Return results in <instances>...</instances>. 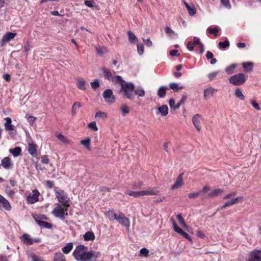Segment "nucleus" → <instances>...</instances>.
Listing matches in <instances>:
<instances>
[{"label": "nucleus", "mask_w": 261, "mask_h": 261, "mask_svg": "<svg viewBox=\"0 0 261 261\" xmlns=\"http://www.w3.org/2000/svg\"><path fill=\"white\" fill-rule=\"evenodd\" d=\"M236 68V65L235 64H232L230 66L226 67L225 70L227 74H230L233 72V71Z\"/></svg>", "instance_id": "41"}, {"label": "nucleus", "mask_w": 261, "mask_h": 261, "mask_svg": "<svg viewBox=\"0 0 261 261\" xmlns=\"http://www.w3.org/2000/svg\"><path fill=\"white\" fill-rule=\"evenodd\" d=\"M101 71L103 72L105 77L109 81H111L113 83L117 84L121 80L122 77L121 76H113L110 70L106 68H102Z\"/></svg>", "instance_id": "6"}, {"label": "nucleus", "mask_w": 261, "mask_h": 261, "mask_svg": "<svg viewBox=\"0 0 261 261\" xmlns=\"http://www.w3.org/2000/svg\"><path fill=\"white\" fill-rule=\"evenodd\" d=\"M54 261H66L65 256L61 252H57L55 254Z\"/></svg>", "instance_id": "27"}, {"label": "nucleus", "mask_w": 261, "mask_h": 261, "mask_svg": "<svg viewBox=\"0 0 261 261\" xmlns=\"http://www.w3.org/2000/svg\"><path fill=\"white\" fill-rule=\"evenodd\" d=\"M229 82L236 86L243 84L246 81V77L243 73H238L230 77Z\"/></svg>", "instance_id": "5"}, {"label": "nucleus", "mask_w": 261, "mask_h": 261, "mask_svg": "<svg viewBox=\"0 0 261 261\" xmlns=\"http://www.w3.org/2000/svg\"><path fill=\"white\" fill-rule=\"evenodd\" d=\"M120 86L119 93L126 97L129 100H133L135 98L134 84L131 82H126L121 78V81L117 83Z\"/></svg>", "instance_id": "2"}, {"label": "nucleus", "mask_w": 261, "mask_h": 261, "mask_svg": "<svg viewBox=\"0 0 261 261\" xmlns=\"http://www.w3.org/2000/svg\"><path fill=\"white\" fill-rule=\"evenodd\" d=\"M103 97L105 101L109 104L112 105L115 101V97L113 94V91L110 89H106L103 93Z\"/></svg>", "instance_id": "7"}, {"label": "nucleus", "mask_w": 261, "mask_h": 261, "mask_svg": "<svg viewBox=\"0 0 261 261\" xmlns=\"http://www.w3.org/2000/svg\"><path fill=\"white\" fill-rule=\"evenodd\" d=\"M194 43H193V42L192 41H189L187 43V48L189 50H193L194 48Z\"/></svg>", "instance_id": "61"}, {"label": "nucleus", "mask_w": 261, "mask_h": 261, "mask_svg": "<svg viewBox=\"0 0 261 261\" xmlns=\"http://www.w3.org/2000/svg\"><path fill=\"white\" fill-rule=\"evenodd\" d=\"M29 152L33 156H36L37 154V146L35 144H29L28 147Z\"/></svg>", "instance_id": "24"}, {"label": "nucleus", "mask_w": 261, "mask_h": 261, "mask_svg": "<svg viewBox=\"0 0 261 261\" xmlns=\"http://www.w3.org/2000/svg\"><path fill=\"white\" fill-rule=\"evenodd\" d=\"M167 88L165 86L161 87L158 91V95L160 97L163 98L165 96Z\"/></svg>", "instance_id": "31"}, {"label": "nucleus", "mask_w": 261, "mask_h": 261, "mask_svg": "<svg viewBox=\"0 0 261 261\" xmlns=\"http://www.w3.org/2000/svg\"><path fill=\"white\" fill-rule=\"evenodd\" d=\"M184 185L183 174H180L176 178V181L171 187L172 190H175L179 188Z\"/></svg>", "instance_id": "12"}, {"label": "nucleus", "mask_w": 261, "mask_h": 261, "mask_svg": "<svg viewBox=\"0 0 261 261\" xmlns=\"http://www.w3.org/2000/svg\"><path fill=\"white\" fill-rule=\"evenodd\" d=\"M117 221L123 226L128 227L130 225L129 219L126 217L124 215L121 213H119L118 215Z\"/></svg>", "instance_id": "9"}, {"label": "nucleus", "mask_w": 261, "mask_h": 261, "mask_svg": "<svg viewBox=\"0 0 261 261\" xmlns=\"http://www.w3.org/2000/svg\"><path fill=\"white\" fill-rule=\"evenodd\" d=\"M21 149L19 147H16L14 148L10 149L9 152L13 154L14 156H17L21 153Z\"/></svg>", "instance_id": "29"}, {"label": "nucleus", "mask_w": 261, "mask_h": 261, "mask_svg": "<svg viewBox=\"0 0 261 261\" xmlns=\"http://www.w3.org/2000/svg\"><path fill=\"white\" fill-rule=\"evenodd\" d=\"M149 251L146 248H142L140 251V255L141 256L147 257L148 256Z\"/></svg>", "instance_id": "45"}, {"label": "nucleus", "mask_w": 261, "mask_h": 261, "mask_svg": "<svg viewBox=\"0 0 261 261\" xmlns=\"http://www.w3.org/2000/svg\"><path fill=\"white\" fill-rule=\"evenodd\" d=\"M16 36V33H11V32H7L6 33L3 37L2 39V45H3L6 43L9 42L10 40H12L14 38V37Z\"/></svg>", "instance_id": "14"}, {"label": "nucleus", "mask_w": 261, "mask_h": 261, "mask_svg": "<svg viewBox=\"0 0 261 261\" xmlns=\"http://www.w3.org/2000/svg\"><path fill=\"white\" fill-rule=\"evenodd\" d=\"M81 143L82 145L84 146L88 150H91L90 139L83 140L81 141Z\"/></svg>", "instance_id": "38"}, {"label": "nucleus", "mask_w": 261, "mask_h": 261, "mask_svg": "<svg viewBox=\"0 0 261 261\" xmlns=\"http://www.w3.org/2000/svg\"><path fill=\"white\" fill-rule=\"evenodd\" d=\"M57 138L64 144H67L69 143V141L61 133H57L56 134Z\"/></svg>", "instance_id": "32"}, {"label": "nucleus", "mask_w": 261, "mask_h": 261, "mask_svg": "<svg viewBox=\"0 0 261 261\" xmlns=\"http://www.w3.org/2000/svg\"><path fill=\"white\" fill-rule=\"evenodd\" d=\"M170 88L174 91H177L184 88L183 86H179L178 84L172 83L169 85Z\"/></svg>", "instance_id": "33"}, {"label": "nucleus", "mask_w": 261, "mask_h": 261, "mask_svg": "<svg viewBox=\"0 0 261 261\" xmlns=\"http://www.w3.org/2000/svg\"><path fill=\"white\" fill-rule=\"evenodd\" d=\"M143 185V182L142 181H139L137 183H134L133 185V188L134 189H140Z\"/></svg>", "instance_id": "55"}, {"label": "nucleus", "mask_w": 261, "mask_h": 261, "mask_svg": "<svg viewBox=\"0 0 261 261\" xmlns=\"http://www.w3.org/2000/svg\"><path fill=\"white\" fill-rule=\"evenodd\" d=\"M134 94L143 97L145 95V91L142 88L138 87L136 90L134 89Z\"/></svg>", "instance_id": "37"}, {"label": "nucleus", "mask_w": 261, "mask_h": 261, "mask_svg": "<svg viewBox=\"0 0 261 261\" xmlns=\"http://www.w3.org/2000/svg\"><path fill=\"white\" fill-rule=\"evenodd\" d=\"M207 30L210 34H214L215 36L218 35L217 33L219 31L218 28L215 27L214 28H211L209 27L207 28Z\"/></svg>", "instance_id": "47"}, {"label": "nucleus", "mask_w": 261, "mask_h": 261, "mask_svg": "<svg viewBox=\"0 0 261 261\" xmlns=\"http://www.w3.org/2000/svg\"><path fill=\"white\" fill-rule=\"evenodd\" d=\"M0 205L3 206L7 210H10L11 208V206L9 201L1 195Z\"/></svg>", "instance_id": "18"}, {"label": "nucleus", "mask_w": 261, "mask_h": 261, "mask_svg": "<svg viewBox=\"0 0 261 261\" xmlns=\"http://www.w3.org/2000/svg\"><path fill=\"white\" fill-rule=\"evenodd\" d=\"M221 3L226 8L228 9H231V6L228 0H221Z\"/></svg>", "instance_id": "49"}, {"label": "nucleus", "mask_w": 261, "mask_h": 261, "mask_svg": "<svg viewBox=\"0 0 261 261\" xmlns=\"http://www.w3.org/2000/svg\"><path fill=\"white\" fill-rule=\"evenodd\" d=\"M170 55L171 56H177L178 57L179 54H178V51L177 50H171L170 51Z\"/></svg>", "instance_id": "64"}, {"label": "nucleus", "mask_w": 261, "mask_h": 261, "mask_svg": "<svg viewBox=\"0 0 261 261\" xmlns=\"http://www.w3.org/2000/svg\"><path fill=\"white\" fill-rule=\"evenodd\" d=\"M30 257L32 258V261H43L40 257H39L38 256H36L34 254H31L30 255Z\"/></svg>", "instance_id": "56"}, {"label": "nucleus", "mask_w": 261, "mask_h": 261, "mask_svg": "<svg viewBox=\"0 0 261 261\" xmlns=\"http://www.w3.org/2000/svg\"><path fill=\"white\" fill-rule=\"evenodd\" d=\"M243 197L242 196H239L237 198L232 199L230 201H229L231 205L236 203L238 201L242 200Z\"/></svg>", "instance_id": "54"}, {"label": "nucleus", "mask_w": 261, "mask_h": 261, "mask_svg": "<svg viewBox=\"0 0 261 261\" xmlns=\"http://www.w3.org/2000/svg\"><path fill=\"white\" fill-rule=\"evenodd\" d=\"M49 160L48 156L43 155L41 157V162L43 164H47L49 163Z\"/></svg>", "instance_id": "59"}, {"label": "nucleus", "mask_w": 261, "mask_h": 261, "mask_svg": "<svg viewBox=\"0 0 261 261\" xmlns=\"http://www.w3.org/2000/svg\"><path fill=\"white\" fill-rule=\"evenodd\" d=\"M142 196L143 195H157L158 193L154 191L152 189L148 190H143L141 191Z\"/></svg>", "instance_id": "39"}, {"label": "nucleus", "mask_w": 261, "mask_h": 261, "mask_svg": "<svg viewBox=\"0 0 261 261\" xmlns=\"http://www.w3.org/2000/svg\"><path fill=\"white\" fill-rule=\"evenodd\" d=\"M73 256L77 261H90L101 256L100 251H89L88 247L82 245L77 246L73 252Z\"/></svg>", "instance_id": "1"}, {"label": "nucleus", "mask_w": 261, "mask_h": 261, "mask_svg": "<svg viewBox=\"0 0 261 261\" xmlns=\"http://www.w3.org/2000/svg\"><path fill=\"white\" fill-rule=\"evenodd\" d=\"M2 166L6 169H9L12 165L10 159L8 157H5L2 161Z\"/></svg>", "instance_id": "21"}, {"label": "nucleus", "mask_w": 261, "mask_h": 261, "mask_svg": "<svg viewBox=\"0 0 261 261\" xmlns=\"http://www.w3.org/2000/svg\"><path fill=\"white\" fill-rule=\"evenodd\" d=\"M218 45L220 48H225L229 46V42L228 40H226L224 42H219Z\"/></svg>", "instance_id": "42"}, {"label": "nucleus", "mask_w": 261, "mask_h": 261, "mask_svg": "<svg viewBox=\"0 0 261 261\" xmlns=\"http://www.w3.org/2000/svg\"><path fill=\"white\" fill-rule=\"evenodd\" d=\"M21 240L24 244L27 245H30L34 243H39L41 242V240L39 238L32 239L28 234L25 233L21 237Z\"/></svg>", "instance_id": "8"}, {"label": "nucleus", "mask_w": 261, "mask_h": 261, "mask_svg": "<svg viewBox=\"0 0 261 261\" xmlns=\"http://www.w3.org/2000/svg\"><path fill=\"white\" fill-rule=\"evenodd\" d=\"M249 261H261V250H254L250 252Z\"/></svg>", "instance_id": "11"}, {"label": "nucleus", "mask_w": 261, "mask_h": 261, "mask_svg": "<svg viewBox=\"0 0 261 261\" xmlns=\"http://www.w3.org/2000/svg\"><path fill=\"white\" fill-rule=\"evenodd\" d=\"M84 238L86 241H93L95 239V235L92 231H87L84 235Z\"/></svg>", "instance_id": "26"}, {"label": "nucleus", "mask_w": 261, "mask_h": 261, "mask_svg": "<svg viewBox=\"0 0 261 261\" xmlns=\"http://www.w3.org/2000/svg\"><path fill=\"white\" fill-rule=\"evenodd\" d=\"M73 244L71 242L68 243L62 248L63 252L66 254H68L73 249Z\"/></svg>", "instance_id": "22"}, {"label": "nucleus", "mask_w": 261, "mask_h": 261, "mask_svg": "<svg viewBox=\"0 0 261 261\" xmlns=\"http://www.w3.org/2000/svg\"><path fill=\"white\" fill-rule=\"evenodd\" d=\"M6 122L4 124L5 128L8 131H13L15 130V126L12 124V120L10 117L5 118Z\"/></svg>", "instance_id": "17"}, {"label": "nucleus", "mask_w": 261, "mask_h": 261, "mask_svg": "<svg viewBox=\"0 0 261 261\" xmlns=\"http://www.w3.org/2000/svg\"><path fill=\"white\" fill-rule=\"evenodd\" d=\"M187 10H188L189 13L191 16H193L196 13V10L193 6H190V7H188Z\"/></svg>", "instance_id": "52"}, {"label": "nucleus", "mask_w": 261, "mask_h": 261, "mask_svg": "<svg viewBox=\"0 0 261 261\" xmlns=\"http://www.w3.org/2000/svg\"><path fill=\"white\" fill-rule=\"evenodd\" d=\"M201 194V191L192 192L188 194V198L190 199H195Z\"/></svg>", "instance_id": "43"}, {"label": "nucleus", "mask_w": 261, "mask_h": 261, "mask_svg": "<svg viewBox=\"0 0 261 261\" xmlns=\"http://www.w3.org/2000/svg\"><path fill=\"white\" fill-rule=\"evenodd\" d=\"M181 234L184 237H185L186 239L189 240L190 242H192L191 238L189 236V235L187 232L183 231Z\"/></svg>", "instance_id": "63"}, {"label": "nucleus", "mask_w": 261, "mask_h": 261, "mask_svg": "<svg viewBox=\"0 0 261 261\" xmlns=\"http://www.w3.org/2000/svg\"><path fill=\"white\" fill-rule=\"evenodd\" d=\"M95 48L97 53L99 55H102L106 52L105 48H101L100 47H96Z\"/></svg>", "instance_id": "60"}, {"label": "nucleus", "mask_w": 261, "mask_h": 261, "mask_svg": "<svg viewBox=\"0 0 261 261\" xmlns=\"http://www.w3.org/2000/svg\"><path fill=\"white\" fill-rule=\"evenodd\" d=\"M67 211V207H62L59 204H56L52 214L55 217L63 220L68 216Z\"/></svg>", "instance_id": "4"}, {"label": "nucleus", "mask_w": 261, "mask_h": 261, "mask_svg": "<svg viewBox=\"0 0 261 261\" xmlns=\"http://www.w3.org/2000/svg\"><path fill=\"white\" fill-rule=\"evenodd\" d=\"M118 215L114 210H110L106 214V216L108 217V218L110 220H117L118 218Z\"/></svg>", "instance_id": "23"}, {"label": "nucleus", "mask_w": 261, "mask_h": 261, "mask_svg": "<svg viewBox=\"0 0 261 261\" xmlns=\"http://www.w3.org/2000/svg\"><path fill=\"white\" fill-rule=\"evenodd\" d=\"M77 87L81 90H85L87 88V83L85 80L83 79H77Z\"/></svg>", "instance_id": "20"}, {"label": "nucleus", "mask_w": 261, "mask_h": 261, "mask_svg": "<svg viewBox=\"0 0 261 261\" xmlns=\"http://www.w3.org/2000/svg\"><path fill=\"white\" fill-rule=\"evenodd\" d=\"M95 117L96 118L104 120L107 118V114L105 112L99 111L95 114Z\"/></svg>", "instance_id": "36"}, {"label": "nucleus", "mask_w": 261, "mask_h": 261, "mask_svg": "<svg viewBox=\"0 0 261 261\" xmlns=\"http://www.w3.org/2000/svg\"><path fill=\"white\" fill-rule=\"evenodd\" d=\"M34 219L38 225L42 227L46 228H51L52 227V225L47 222L42 221L38 219V218H34Z\"/></svg>", "instance_id": "19"}, {"label": "nucleus", "mask_w": 261, "mask_h": 261, "mask_svg": "<svg viewBox=\"0 0 261 261\" xmlns=\"http://www.w3.org/2000/svg\"><path fill=\"white\" fill-rule=\"evenodd\" d=\"M128 40L132 43H136L138 41V38L135 34L130 31L127 32Z\"/></svg>", "instance_id": "25"}, {"label": "nucleus", "mask_w": 261, "mask_h": 261, "mask_svg": "<svg viewBox=\"0 0 261 261\" xmlns=\"http://www.w3.org/2000/svg\"><path fill=\"white\" fill-rule=\"evenodd\" d=\"M156 114H160L162 116H166L168 114V108L166 105H162L156 109Z\"/></svg>", "instance_id": "16"}, {"label": "nucleus", "mask_w": 261, "mask_h": 261, "mask_svg": "<svg viewBox=\"0 0 261 261\" xmlns=\"http://www.w3.org/2000/svg\"><path fill=\"white\" fill-rule=\"evenodd\" d=\"M88 126L89 128L92 129L94 131H97V130H98V128L96 126V123L95 121L90 122L88 125Z\"/></svg>", "instance_id": "51"}, {"label": "nucleus", "mask_w": 261, "mask_h": 261, "mask_svg": "<svg viewBox=\"0 0 261 261\" xmlns=\"http://www.w3.org/2000/svg\"><path fill=\"white\" fill-rule=\"evenodd\" d=\"M143 41L144 42H145L146 45L147 46V47H151L152 46V41L150 40V39L148 38L147 39H143Z\"/></svg>", "instance_id": "62"}, {"label": "nucleus", "mask_w": 261, "mask_h": 261, "mask_svg": "<svg viewBox=\"0 0 261 261\" xmlns=\"http://www.w3.org/2000/svg\"><path fill=\"white\" fill-rule=\"evenodd\" d=\"M137 51L140 55H142L144 53V46L142 43L137 44Z\"/></svg>", "instance_id": "50"}, {"label": "nucleus", "mask_w": 261, "mask_h": 261, "mask_svg": "<svg viewBox=\"0 0 261 261\" xmlns=\"http://www.w3.org/2000/svg\"><path fill=\"white\" fill-rule=\"evenodd\" d=\"M201 119L202 116L200 114H196L194 115L192 118V122L196 129L198 131H200L201 129L200 125V121Z\"/></svg>", "instance_id": "13"}, {"label": "nucleus", "mask_w": 261, "mask_h": 261, "mask_svg": "<svg viewBox=\"0 0 261 261\" xmlns=\"http://www.w3.org/2000/svg\"><path fill=\"white\" fill-rule=\"evenodd\" d=\"M125 193L130 196H132L134 197L137 198L142 196L141 191H126Z\"/></svg>", "instance_id": "30"}, {"label": "nucleus", "mask_w": 261, "mask_h": 261, "mask_svg": "<svg viewBox=\"0 0 261 261\" xmlns=\"http://www.w3.org/2000/svg\"><path fill=\"white\" fill-rule=\"evenodd\" d=\"M90 85L92 89H96L99 87V81L96 79L93 82H91Z\"/></svg>", "instance_id": "48"}, {"label": "nucleus", "mask_w": 261, "mask_h": 261, "mask_svg": "<svg viewBox=\"0 0 261 261\" xmlns=\"http://www.w3.org/2000/svg\"><path fill=\"white\" fill-rule=\"evenodd\" d=\"M84 3L88 7L93 8L94 7V2L93 1H85Z\"/></svg>", "instance_id": "57"}, {"label": "nucleus", "mask_w": 261, "mask_h": 261, "mask_svg": "<svg viewBox=\"0 0 261 261\" xmlns=\"http://www.w3.org/2000/svg\"><path fill=\"white\" fill-rule=\"evenodd\" d=\"M251 104L252 106L256 110H258V111L260 110V108L259 106V105L255 100H251Z\"/></svg>", "instance_id": "53"}, {"label": "nucleus", "mask_w": 261, "mask_h": 261, "mask_svg": "<svg viewBox=\"0 0 261 261\" xmlns=\"http://www.w3.org/2000/svg\"><path fill=\"white\" fill-rule=\"evenodd\" d=\"M223 190L221 189H216L208 194V197H214L218 196L222 193Z\"/></svg>", "instance_id": "34"}, {"label": "nucleus", "mask_w": 261, "mask_h": 261, "mask_svg": "<svg viewBox=\"0 0 261 261\" xmlns=\"http://www.w3.org/2000/svg\"><path fill=\"white\" fill-rule=\"evenodd\" d=\"M120 109L122 111L123 115L129 113V108L126 105H123L120 107Z\"/></svg>", "instance_id": "46"}, {"label": "nucleus", "mask_w": 261, "mask_h": 261, "mask_svg": "<svg viewBox=\"0 0 261 261\" xmlns=\"http://www.w3.org/2000/svg\"><path fill=\"white\" fill-rule=\"evenodd\" d=\"M235 95L238 98H239L241 100H244L245 99V96L243 94L240 88H237L235 91Z\"/></svg>", "instance_id": "40"}, {"label": "nucleus", "mask_w": 261, "mask_h": 261, "mask_svg": "<svg viewBox=\"0 0 261 261\" xmlns=\"http://www.w3.org/2000/svg\"><path fill=\"white\" fill-rule=\"evenodd\" d=\"M245 71L249 72L252 71L253 68V63L251 62H244L242 64Z\"/></svg>", "instance_id": "28"}, {"label": "nucleus", "mask_w": 261, "mask_h": 261, "mask_svg": "<svg viewBox=\"0 0 261 261\" xmlns=\"http://www.w3.org/2000/svg\"><path fill=\"white\" fill-rule=\"evenodd\" d=\"M217 92V90L216 89L212 87H209L204 91V98L205 99H207L212 97Z\"/></svg>", "instance_id": "15"}, {"label": "nucleus", "mask_w": 261, "mask_h": 261, "mask_svg": "<svg viewBox=\"0 0 261 261\" xmlns=\"http://www.w3.org/2000/svg\"><path fill=\"white\" fill-rule=\"evenodd\" d=\"M39 192L37 190H33L32 193L27 198V200L29 203H34L38 201V196Z\"/></svg>", "instance_id": "10"}, {"label": "nucleus", "mask_w": 261, "mask_h": 261, "mask_svg": "<svg viewBox=\"0 0 261 261\" xmlns=\"http://www.w3.org/2000/svg\"><path fill=\"white\" fill-rule=\"evenodd\" d=\"M165 33L169 35L170 37H174V36H177V34L175 33L170 28L166 27L165 29Z\"/></svg>", "instance_id": "35"}, {"label": "nucleus", "mask_w": 261, "mask_h": 261, "mask_svg": "<svg viewBox=\"0 0 261 261\" xmlns=\"http://www.w3.org/2000/svg\"><path fill=\"white\" fill-rule=\"evenodd\" d=\"M54 191L58 200L62 204L64 207H68L70 204L69 198L67 194L64 191L61 190L57 187L55 188Z\"/></svg>", "instance_id": "3"}, {"label": "nucleus", "mask_w": 261, "mask_h": 261, "mask_svg": "<svg viewBox=\"0 0 261 261\" xmlns=\"http://www.w3.org/2000/svg\"><path fill=\"white\" fill-rule=\"evenodd\" d=\"M177 218L178 220L179 223L182 225V226L185 227V228H188V226L186 224L184 219H183L181 215L180 214H179L177 215Z\"/></svg>", "instance_id": "44"}, {"label": "nucleus", "mask_w": 261, "mask_h": 261, "mask_svg": "<svg viewBox=\"0 0 261 261\" xmlns=\"http://www.w3.org/2000/svg\"><path fill=\"white\" fill-rule=\"evenodd\" d=\"M219 71H215L212 73H210L208 74V77L210 81L213 80V79L218 74Z\"/></svg>", "instance_id": "58"}]
</instances>
